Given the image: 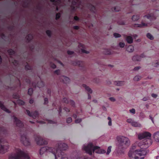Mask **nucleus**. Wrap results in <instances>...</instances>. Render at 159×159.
Here are the masks:
<instances>
[{
    "label": "nucleus",
    "instance_id": "8",
    "mask_svg": "<svg viewBox=\"0 0 159 159\" xmlns=\"http://www.w3.org/2000/svg\"><path fill=\"white\" fill-rule=\"evenodd\" d=\"M56 150V148L53 147H43L40 149L39 153L41 157L43 156L46 152H51L54 155Z\"/></svg>",
    "mask_w": 159,
    "mask_h": 159
},
{
    "label": "nucleus",
    "instance_id": "41",
    "mask_svg": "<svg viewBox=\"0 0 159 159\" xmlns=\"http://www.w3.org/2000/svg\"><path fill=\"white\" fill-rule=\"evenodd\" d=\"M159 65V60L158 61H157L155 62H154L153 64V65L155 67H157L158 65Z\"/></svg>",
    "mask_w": 159,
    "mask_h": 159
},
{
    "label": "nucleus",
    "instance_id": "16",
    "mask_svg": "<svg viewBox=\"0 0 159 159\" xmlns=\"http://www.w3.org/2000/svg\"><path fill=\"white\" fill-rule=\"evenodd\" d=\"M0 107L2 110L7 113H9L10 112V111L4 106L3 102L1 101H0Z\"/></svg>",
    "mask_w": 159,
    "mask_h": 159
},
{
    "label": "nucleus",
    "instance_id": "17",
    "mask_svg": "<svg viewBox=\"0 0 159 159\" xmlns=\"http://www.w3.org/2000/svg\"><path fill=\"white\" fill-rule=\"evenodd\" d=\"M125 82L124 81H116L114 82V84L117 86H122L125 85Z\"/></svg>",
    "mask_w": 159,
    "mask_h": 159
},
{
    "label": "nucleus",
    "instance_id": "24",
    "mask_svg": "<svg viewBox=\"0 0 159 159\" xmlns=\"http://www.w3.org/2000/svg\"><path fill=\"white\" fill-rule=\"evenodd\" d=\"M126 40L128 43H131L133 42V39L130 36H128L126 37Z\"/></svg>",
    "mask_w": 159,
    "mask_h": 159
},
{
    "label": "nucleus",
    "instance_id": "29",
    "mask_svg": "<svg viewBox=\"0 0 159 159\" xmlns=\"http://www.w3.org/2000/svg\"><path fill=\"white\" fill-rule=\"evenodd\" d=\"M44 86V84L43 82L40 81L38 82L37 84V86L39 88H41Z\"/></svg>",
    "mask_w": 159,
    "mask_h": 159
},
{
    "label": "nucleus",
    "instance_id": "25",
    "mask_svg": "<svg viewBox=\"0 0 159 159\" xmlns=\"http://www.w3.org/2000/svg\"><path fill=\"white\" fill-rule=\"evenodd\" d=\"M72 64L74 66H81L82 64V62L80 61H77L73 62L72 63Z\"/></svg>",
    "mask_w": 159,
    "mask_h": 159
},
{
    "label": "nucleus",
    "instance_id": "3",
    "mask_svg": "<svg viewBox=\"0 0 159 159\" xmlns=\"http://www.w3.org/2000/svg\"><path fill=\"white\" fill-rule=\"evenodd\" d=\"M117 142V151L118 153L123 152L124 149H126L130 144L129 139L124 136H118L116 138Z\"/></svg>",
    "mask_w": 159,
    "mask_h": 159
},
{
    "label": "nucleus",
    "instance_id": "42",
    "mask_svg": "<svg viewBox=\"0 0 159 159\" xmlns=\"http://www.w3.org/2000/svg\"><path fill=\"white\" fill-rule=\"evenodd\" d=\"M107 119L109 120L108 123V125L109 126L111 125H112L111 120V117H108L107 118Z\"/></svg>",
    "mask_w": 159,
    "mask_h": 159
},
{
    "label": "nucleus",
    "instance_id": "10",
    "mask_svg": "<svg viewBox=\"0 0 159 159\" xmlns=\"http://www.w3.org/2000/svg\"><path fill=\"white\" fill-rule=\"evenodd\" d=\"M35 141L39 145H46L48 144L47 140L44 139L39 135H37L35 136Z\"/></svg>",
    "mask_w": 159,
    "mask_h": 159
},
{
    "label": "nucleus",
    "instance_id": "28",
    "mask_svg": "<svg viewBox=\"0 0 159 159\" xmlns=\"http://www.w3.org/2000/svg\"><path fill=\"white\" fill-rule=\"evenodd\" d=\"M81 88L82 89H91L87 85L85 84H83L81 85Z\"/></svg>",
    "mask_w": 159,
    "mask_h": 159
},
{
    "label": "nucleus",
    "instance_id": "56",
    "mask_svg": "<svg viewBox=\"0 0 159 159\" xmlns=\"http://www.w3.org/2000/svg\"><path fill=\"white\" fill-rule=\"evenodd\" d=\"M149 118H150V119L151 120H152V122L153 123H154V121L153 120V118L152 116L151 115L149 116Z\"/></svg>",
    "mask_w": 159,
    "mask_h": 159
},
{
    "label": "nucleus",
    "instance_id": "59",
    "mask_svg": "<svg viewBox=\"0 0 159 159\" xmlns=\"http://www.w3.org/2000/svg\"><path fill=\"white\" fill-rule=\"evenodd\" d=\"M118 8L117 7H115L114 8V10L116 11H118L120 10V8Z\"/></svg>",
    "mask_w": 159,
    "mask_h": 159
},
{
    "label": "nucleus",
    "instance_id": "26",
    "mask_svg": "<svg viewBox=\"0 0 159 159\" xmlns=\"http://www.w3.org/2000/svg\"><path fill=\"white\" fill-rule=\"evenodd\" d=\"M132 60L133 61H140L141 60V58L140 57L137 55H136L133 56L132 57Z\"/></svg>",
    "mask_w": 159,
    "mask_h": 159
},
{
    "label": "nucleus",
    "instance_id": "58",
    "mask_svg": "<svg viewBox=\"0 0 159 159\" xmlns=\"http://www.w3.org/2000/svg\"><path fill=\"white\" fill-rule=\"evenodd\" d=\"M64 109L66 111H67V112H68V111H70V110L69 109H68V108H67V107H64Z\"/></svg>",
    "mask_w": 159,
    "mask_h": 159
},
{
    "label": "nucleus",
    "instance_id": "36",
    "mask_svg": "<svg viewBox=\"0 0 159 159\" xmlns=\"http://www.w3.org/2000/svg\"><path fill=\"white\" fill-rule=\"evenodd\" d=\"M88 91L87 93L88 95V99H90L91 98V96L89 94L90 93H91L92 92V90H87Z\"/></svg>",
    "mask_w": 159,
    "mask_h": 159
},
{
    "label": "nucleus",
    "instance_id": "6",
    "mask_svg": "<svg viewBox=\"0 0 159 159\" xmlns=\"http://www.w3.org/2000/svg\"><path fill=\"white\" fill-rule=\"evenodd\" d=\"M9 159H31L27 152H25L17 148L15 150V153L11 154Z\"/></svg>",
    "mask_w": 159,
    "mask_h": 159
},
{
    "label": "nucleus",
    "instance_id": "51",
    "mask_svg": "<svg viewBox=\"0 0 159 159\" xmlns=\"http://www.w3.org/2000/svg\"><path fill=\"white\" fill-rule=\"evenodd\" d=\"M48 123L50 124H55V122L50 120H48Z\"/></svg>",
    "mask_w": 159,
    "mask_h": 159
},
{
    "label": "nucleus",
    "instance_id": "13",
    "mask_svg": "<svg viewBox=\"0 0 159 159\" xmlns=\"http://www.w3.org/2000/svg\"><path fill=\"white\" fill-rule=\"evenodd\" d=\"M26 112L28 116L32 117L33 118H35L38 117L39 115L38 112L36 111L34 112L30 113L29 110H26Z\"/></svg>",
    "mask_w": 159,
    "mask_h": 159
},
{
    "label": "nucleus",
    "instance_id": "54",
    "mask_svg": "<svg viewBox=\"0 0 159 159\" xmlns=\"http://www.w3.org/2000/svg\"><path fill=\"white\" fill-rule=\"evenodd\" d=\"M51 67L54 69L56 67V66L54 64H51Z\"/></svg>",
    "mask_w": 159,
    "mask_h": 159
},
{
    "label": "nucleus",
    "instance_id": "55",
    "mask_svg": "<svg viewBox=\"0 0 159 159\" xmlns=\"http://www.w3.org/2000/svg\"><path fill=\"white\" fill-rule=\"evenodd\" d=\"M37 122L38 123H40L41 124H44L46 123V122H45L43 121H39V120H37Z\"/></svg>",
    "mask_w": 159,
    "mask_h": 159
},
{
    "label": "nucleus",
    "instance_id": "49",
    "mask_svg": "<svg viewBox=\"0 0 159 159\" xmlns=\"http://www.w3.org/2000/svg\"><path fill=\"white\" fill-rule=\"evenodd\" d=\"M44 104H46L48 103V99L47 98H45L44 99Z\"/></svg>",
    "mask_w": 159,
    "mask_h": 159
},
{
    "label": "nucleus",
    "instance_id": "46",
    "mask_svg": "<svg viewBox=\"0 0 159 159\" xmlns=\"http://www.w3.org/2000/svg\"><path fill=\"white\" fill-rule=\"evenodd\" d=\"M33 90H28V94L30 95H31L32 94V93L33 92Z\"/></svg>",
    "mask_w": 159,
    "mask_h": 159
},
{
    "label": "nucleus",
    "instance_id": "12",
    "mask_svg": "<svg viewBox=\"0 0 159 159\" xmlns=\"http://www.w3.org/2000/svg\"><path fill=\"white\" fill-rule=\"evenodd\" d=\"M60 79L61 81L65 84H69L70 82V79L67 76H61L60 77Z\"/></svg>",
    "mask_w": 159,
    "mask_h": 159
},
{
    "label": "nucleus",
    "instance_id": "14",
    "mask_svg": "<svg viewBox=\"0 0 159 159\" xmlns=\"http://www.w3.org/2000/svg\"><path fill=\"white\" fill-rule=\"evenodd\" d=\"M62 102L70 104L73 107L75 106V103L73 100H70L65 98H63Z\"/></svg>",
    "mask_w": 159,
    "mask_h": 159
},
{
    "label": "nucleus",
    "instance_id": "18",
    "mask_svg": "<svg viewBox=\"0 0 159 159\" xmlns=\"http://www.w3.org/2000/svg\"><path fill=\"white\" fill-rule=\"evenodd\" d=\"M0 132L5 135H6L8 133L7 129L3 127H0Z\"/></svg>",
    "mask_w": 159,
    "mask_h": 159
},
{
    "label": "nucleus",
    "instance_id": "45",
    "mask_svg": "<svg viewBox=\"0 0 159 159\" xmlns=\"http://www.w3.org/2000/svg\"><path fill=\"white\" fill-rule=\"evenodd\" d=\"M129 111L131 113H132L133 114H135V110L134 109L132 108L129 110Z\"/></svg>",
    "mask_w": 159,
    "mask_h": 159
},
{
    "label": "nucleus",
    "instance_id": "35",
    "mask_svg": "<svg viewBox=\"0 0 159 159\" xmlns=\"http://www.w3.org/2000/svg\"><path fill=\"white\" fill-rule=\"evenodd\" d=\"M125 43L123 42H120L118 44L119 47L121 48H123L125 46Z\"/></svg>",
    "mask_w": 159,
    "mask_h": 159
},
{
    "label": "nucleus",
    "instance_id": "38",
    "mask_svg": "<svg viewBox=\"0 0 159 159\" xmlns=\"http://www.w3.org/2000/svg\"><path fill=\"white\" fill-rule=\"evenodd\" d=\"M104 53L106 54L109 55L111 54L110 50L108 49H106L104 52Z\"/></svg>",
    "mask_w": 159,
    "mask_h": 159
},
{
    "label": "nucleus",
    "instance_id": "64",
    "mask_svg": "<svg viewBox=\"0 0 159 159\" xmlns=\"http://www.w3.org/2000/svg\"><path fill=\"white\" fill-rule=\"evenodd\" d=\"M79 27L77 26H75L74 27V28L75 30H78L79 29Z\"/></svg>",
    "mask_w": 159,
    "mask_h": 159
},
{
    "label": "nucleus",
    "instance_id": "5",
    "mask_svg": "<svg viewBox=\"0 0 159 159\" xmlns=\"http://www.w3.org/2000/svg\"><path fill=\"white\" fill-rule=\"evenodd\" d=\"M83 149L87 153L90 155H92L93 152H94L101 154H104L106 152L105 150L101 149L100 147L98 146H93L92 143H89L87 146L84 145Z\"/></svg>",
    "mask_w": 159,
    "mask_h": 159
},
{
    "label": "nucleus",
    "instance_id": "39",
    "mask_svg": "<svg viewBox=\"0 0 159 159\" xmlns=\"http://www.w3.org/2000/svg\"><path fill=\"white\" fill-rule=\"evenodd\" d=\"M113 35L116 38H119L121 37V35L120 34L117 33H114L113 34Z\"/></svg>",
    "mask_w": 159,
    "mask_h": 159
},
{
    "label": "nucleus",
    "instance_id": "23",
    "mask_svg": "<svg viewBox=\"0 0 159 159\" xmlns=\"http://www.w3.org/2000/svg\"><path fill=\"white\" fill-rule=\"evenodd\" d=\"M140 18V16L139 15H133L132 18V20L133 21H138Z\"/></svg>",
    "mask_w": 159,
    "mask_h": 159
},
{
    "label": "nucleus",
    "instance_id": "53",
    "mask_svg": "<svg viewBox=\"0 0 159 159\" xmlns=\"http://www.w3.org/2000/svg\"><path fill=\"white\" fill-rule=\"evenodd\" d=\"M60 16V13H57L56 15V19H59Z\"/></svg>",
    "mask_w": 159,
    "mask_h": 159
},
{
    "label": "nucleus",
    "instance_id": "60",
    "mask_svg": "<svg viewBox=\"0 0 159 159\" xmlns=\"http://www.w3.org/2000/svg\"><path fill=\"white\" fill-rule=\"evenodd\" d=\"M148 99V98L147 97H144L143 98V101H146Z\"/></svg>",
    "mask_w": 159,
    "mask_h": 159
},
{
    "label": "nucleus",
    "instance_id": "22",
    "mask_svg": "<svg viewBox=\"0 0 159 159\" xmlns=\"http://www.w3.org/2000/svg\"><path fill=\"white\" fill-rule=\"evenodd\" d=\"M134 50V48L132 45H129L128 46L126 49V50L129 52H132Z\"/></svg>",
    "mask_w": 159,
    "mask_h": 159
},
{
    "label": "nucleus",
    "instance_id": "2",
    "mask_svg": "<svg viewBox=\"0 0 159 159\" xmlns=\"http://www.w3.org/2000/svg\"><path fill=\"white\" fill-rule=\"evenodd\" d=\"M13 117L14 121L16 125L20 128H21L20 132H22V131H25V133L21 134V141L22 142L23 144L25 146H28L30 145V142H29V139L27 138L26 133V129L25 127L24 126V125L23 123L20 120H19L17 118L15 117L14 116H13Z\"/></svg>",
    "mask_w": 159,
    "mask_h": 159
},
{
    "label": "nucleus",
    "instance_id": "62",
    "mask_svg": "<svg viewBox=\"0 0 159 159\" xmlns=\"http://www.w3.org/2000/svg\"><path fill=\"white\" fill-rule=\"evenodd\" d=\"M12 62L15 65H16L17 64V61L16 60H14Z\"/></svg>",
    "mask_w": 159,
    "mask_h": 159
},
{
    "label": "nucleus",
    "instance_id": "52",
    "mask_svg": "<svg viewBox=\"0 0 159 159\" xmlns=\"http://www.w3.org/2000/svg\"><path fill=\"white\" fill-rule=\"evenodd\" d=\"M140 68L139 66H137L134 67V71H137L139 70Z\"/></svg>",
    "mask_w": 159,
    "mask_h": 159
},
{
    "label": "nucleus",
    "instance_id": "43",
    "mask_svg": "<svg viewBox=\"0 0 159 159\" xmlns=\"http://www.w3.org/2000/svg\"><path fill=\"white\" fill-rule=\"evenodd\" d=\"M72 120L71 117H69L66 119V122L68 123H69L72 122Z\"/></svg>",
    "mask_w": 159,
    "mask_h": 159
},
{
    "label": "nucleus",
    "instance_id": "40",
    "mask_svg": "<svg viewBox=\"0 0 159 159\" xmlns=\"http://www.w3.org/2000/svg\"><path fill=\"white\" fill-rule=\"evenodd\" d=\"M8 52L9 54L10 55H13L14 53V52L12 49H9L8 51Z\"/></svg>",
    "mask_w": 159,
    "mask_h": 159
},
{
    "label": "nucleus",
    "instance_id": "37",
    "mask_svg": "<svg viewBox=\"0 0 159 159\" xmlns=\"http://www.w3.org/2000/svg\"><path fill=\"white\" fill-rule=\"evenodd\" d=\"M54 73L57 75H60L61 73V70H56L54 71Z\"/></svg>",
    "mask_w": 159,
    "mask_h": 159
},
{
    "label": "nucleus",
    "instance_id": "47",
    "mask_svg": "<svg viewBox=\"0 0 159 159\" xmlns=\"http://www.w3.org/2000/svg\"><path fill=\"white\" fill-rule=\"evenodd\" d=\"M151 96L154 98H156L157 97V95L155 94L152 93L151 94Z\"/></svg>",
    "mask_w": 159,
    "mask_h": 159
},
{
    "label": "nucleus",
    "instance_id": "44",
    "mask_svg": "<svg viewBox=\"0 0 159 159\" xmlns=\"http://www.w3.org/2000/svg\"><path fill=\"white\" fill-rule=\"evenodd\" d=\"M82 121L81 119H78L75 120V123H78L81 122Z\"/></svg>",
    "mask_w": 159,
    "mask_h": 159
},
{
    "label": "nucleus",
    "instance_id": "9",
    "mask_svg": "<svg viewBox=\"0 0 159 159\" xmlns=\"http://www.w3.org/2000/svg\"><path fill=\"white\" fill-rule=\"evenodd\" d=\"M9 148V146L7 143L4 142V139L0 135V153H4Z\"/></svg>",
    "mask_w": 159,
    "mask_h": 159
},
{
    "label": "nucleus",
    "instance_id": "61",
    "mask_svg": "<svg viewBox=\"0 0 159 159\" xmlns=\"http://www.w3.org/2000/svg\"><path fill=\"white\" fill-rule=\"evenodd\" d=\"M29 102L30 104H32L34 102V100L33 99H31L30 100Z\"/></svg>",
    "mask_w": 159,
    "mask_h": 159
},
{
    "label": "nucleus",
    "instance_id": "20",
    "mask_svg": "<svg viewBox=\"0 0 159 159\" xmlns=\"http://www.w3.org/2000/svg\"><path fill=\"white\" fill-rule=\"evenodd\" d=\"M156 18L154 14L152 13H151L148 15H145L143 17L144 19H145L146 18H147L148 19H151L153 18Z\"/></svg>",
    "mask_w": 159,
    "mask_h": 159
},
{
    "label": "nucleus",
    "instance_id": "4",
    "mask_svg": "<svg viewBox=\"0 0 159 159\" xmlns=\"http://www.w3.org/2000/svg\"><path fill=\"white\" fill-rule=\"evenodd\" d=\"M135 146H133L130 149L128 156L129 159H143L144 157H140L146 155L147 152L145 149L135 150Z\"/></svg>",
    "mask_w": 159,
    "mask_h": 159
},
{
    "label": "nucleus",
    "instance_id": "57",
    "mask_svg": "<svg viewBox=\"0 0 159 159\" xmlns=\"http://www.w3.org/2000/svg\"><path fill=\"white\" fill-rule=\"evenodd\" d=\"M67 53L68 54L71 55L73 54V52L72 51H67Z\"/></svg>",
    "mask_w": 159,
    "mask_h": 159
},
{
    "label": "nucleus",
    "instance_id": "15",
    "mask_svg": "<svg viewBox=\"0 0 159 159\" xmlns=\"http://www.w3.org/2000/svg\"><path fill=\"white\" fill-rule=\"evenodd\" d=\"M145 20L142 21L141 24H135L134 26L135 27L143 28L148 26V23L144 22Z\"/></svg>",
    "mask_w": 159,
    "mask_h": 159
},
{
    "label": "nucleus",
    "instance_id": "1",
    "mask_svg": "<svg viewBox=\"0 0 159 159\" xmlns=\"http://www.w3.org/2000/svg\"><path fill=\"white\" fill-rule=\"evenodd\" d=\"M67 145L61 142H59L56 146V150L54 154L55 159H68V158L63 152L67 148Z\"/></svg>",
    "mask_w": 159,
    "mask_h": 159
},
{
    "label": "nucleus",
    "instance_id": "19",
    "mask_svg": "<svg viewBox=\"0 0 159 159\" xmlns=\"http://www.w3.org/2000/svg\"><path fill=\"white\" fill-rule=\"evenodd\" d=\"M153 137L156 141L159 143V131L154 133Z\"/></svg>",
    "mask_w": 159,
    "mask_h": 159
},
{
    "label": "nucleus",
    "instance_id": "21",
    "mask_svg": "<svg viewBox=\"0 0 159 159\" xmlns=\"http://www.w3.org/2000/svg\"><path fill=\"white\" fill-rule=\"evenodd\" d=\"M81 49V52L84 53L88 54L89 53V52L86 51L85 50L83 49L84 45L80 43L78 46Z\"/></svg>",
    "mask_w": 159,
    "mask_h": 159
},
{
    "label": "nucleus",
    "instance_id": "33",
    "mask_svg": "<svg viewBox=\"0 0 159 159\" xmlns=\"http://www.w3.org/2000/svg\"><path fill=\"white\" fill-rule=\"evenodd\" d=\"M147 36L148 38L151 40H153L154 39V37L153 36L149 33H148L147 34Z\"/></svg>",
    "mask_w": 159,
    "mask_h": 159
},
{
    "label": "nucleus",
    "instance_id": "63",
    "mask_svg": "<svg viewBox=\"0 0 159 159\" xmlns=\"http://www.w3.org/2000/svg\"><path fill=\"white\" fill-rule=\"evenodd\" d=\"M74 19L75 20H79V18L77 16H75L74 17Z\"/></svg>",
    "mask_w": 159,
    "mask_h": 159
},
{
    "label": "nucleus",
    "instance_id": "30",
    "mask_svg": "<svg viewBox=\"0 0 159 159\" xmlns=\"http://www.w3.org/2000/svg\"><path fill=\"white\" fill-rule=\"evenodd\" d=\"M75 159H91L90 158L85 156H77L75 157Z\"/></svg>",
    "mask_w": 159,
    "mask_h": 159
},
{
    "label": "nucleus",
    "instance_id": "48",
    "mask_svg": "<svg viewBox=\"0 0 159 159\" xmlns=\"http://www.w3.org/2000/svg\"><path fill=\"white\" fill-rule=\"evenodd\" d=\"M46 34L48 36H50L51 34V32L50 31L48 30L46 31Z\"/></svg>",
    "mask_w": 159,
    "mask_h": 159
},
{
    "label": "nucleus",
    "instance_id": "11",
    "mask_svg": "<svg viewBox=\"0 0 159 159\" xmlns=\"http://www.w3.org/2000/svg\"><path fill=\"white\" fill-rule=\"evenodd\" d=\"M126 121L130 124L131 125L135 127H141V125L138 122L134 121L131 119H129L127 120Z\"/></svg>",
    "mask_w": 159,
    "mask_h": 159
},
{
    "label": "nucleus",
    "instance_id": "34",
    "mask_svg": "<svg viewBox=\"0 0 159 159\" xmlns=\"http://www.w3.org/2000/svg\"><path fill=\"white\" fill-rule=\"evenodd\" d=\"M111 146H110L108 147L107 150V152H106V154L107 155H109L111 152Z\"/></svg>",
    "mask_w": 159,
    "mask_h": 159
},
{
    "label": "nucleus",
    "instance_id": "7",
    "mask_svg": "<svg viewBox=\"0 0 159 159\" xmlns=\"http://www.w3.org/2000/svg\"><path fill=\"white\" fill-rule=\"evenodd\" d=\"M151 134L148 132H145L139 134L138 135V138L140 139L146 138L145 139L143 140V141H144L143 142L144 144H148L149 145L151 144L152 143V140L151 139Z\"/></svg>",
    "mask_w": 159,
    "mask_h": 159
},
{
    "label": "nucleus",
    "instance_id": "32",
    "mask_svg": "<svg viewBox=\"0 0 159 159\" xmlns=\"http://www.w3.org/2000/svg\"><path fill=\"white\" fill-rule=\"evenodd\" d=\"M12 97L13 98L15 99H18L20 98L19 95L17 93H14L12 95Z\"/></svg>",
    "mask_w": 159,
    "mask_h": 159
},
{
    "label": "nucleus",
    "instance_id": "50",
    "mask_svg": "<svg viewBox=\"0 0 159 159\" xmlns=\"http://www.w3.org/2000/svg\"><path fill=\"white\" fill-rule=\"evenodd\" d=\"M109 99L112 102H115L116 101V99L113 97H111L109 98Z\"/></svg>",
    "mask_w": 159,
    "mask_h": 159
},
{
    "label": "nucleus",
    "instance_id": "27",
    "mask_svg": "<svg viewBox=\"0 0 159 159\" xmlns=\"http://www.w3.org/2000/svg\"><path fill=\"white\" fill-rule=\"evenodd\" d=\"M13 102L14 103L15 105H16V103L18 104L19 105H24L25 103V102L23 101L20 99L18 100L17 101L16 103L14 102Z\"/></svg>",
    "mask_w": 159,
    "mask_h": 159
},
{
    "label": "nucleus",
    "instance_id": "31",
    "mask_svg": "<svg viewBox=\"0 0 159 159\" xmlns=\"http://www.w3.org/2000/svg\"><path fill=\"white\" fill-rule=\"evenodd\" d=\"M141 77L139 75L135 76L133 79V80L134 81H138L140 80Z\"/></svg>",
    "mask_w": 159,
    "mask_h": 159
}]
</instances>
